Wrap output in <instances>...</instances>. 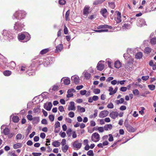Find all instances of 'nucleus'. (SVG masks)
Masks as SVG:
<instances>
[{
	"label": "nucleus",
	"instance_id": "obj_1",
	"mask_svg": "<svg viewBox=\"0 0 156 156\" xmlns=\"http://www.w3.org/2000/svg\"><path fill=\"white\" fill-rule=\"evenodd\" d=\"M26 14V13L24 10H18L14 14V16L16 19L20 20L24 18Z\"/></svg>",
	"mask_w": 156,
	"mask_h": 156
},
{
	"label": "nucleus",
	"instance_id": "obj_2",
	"mask_svg": "<svg viewBox=\"0 0 156 156\" xmlns=\"http://www.w3.org/2000/svg\"><path fill=\"white\" fill-rule=\"evenodd\" d=\"M24 25L21 23L18 22L16 23L14 27V29L15 30L18 31H20L22 30Z\"/></svg>",
	"mask_w": 156,
	"mask_h": 156
},
{
	"label": "nucleus",
	"instance_id": "obj_3",
	"mask_svg": "<svg viewBox=\"0 0 156 156\" xmlns=\"http://www.w3.org/2000/svg\"><path fill=\"white\" fill-rule=\"evenodd\" d=\"M100 135L97 133H93L91 136V140L92 141L96 142L100 140Z\"/></svg>",
	"mask_w": 156,
	"mask_h": 156
},
{
	"label": "nucleus",
	"instance_id": "obj_4",
	"mask_svg": "<svg viewBox=\"0 0 156 156\" xmlns=\"http://www.w3.org/2000/svg\"><path fill=\"white\" fill-rule=\"evenodd\" d=\"M2 34L4 36H5L6 37V38L9 40L13 38V37L11 35L9 31L4 30L3 31Z\"/></svg>",
	"mask_w": 156,
	"mask_h": 156
},
{
	"label": "nucleus",
	"instance_id": "obj_5",
	"mask_svg": "<svg viewBox=\"0 0 156 156\" xmlns=\"http://www.w3.org/2000/svg\"><path fill=\"white\" fill-rule=\"evenodd\" d=\"M146 25V22L142 18L139 19L137 20V25L140 27H142L143 26Z\"/></svg>",
	"mask_w": 156,
	"mask_h": 156
},
{
	"label": "nucleus",
	"instance_id": "obj_6",
	"mask_svg": "<svg viewBox=\"0 0 156 156\" xmlns=\"http://www.w3.org/2000/svg\"><path fill=\"white\" fill-rule=\"evenodd\" d=\"M109 114V112L107 110H103L101 111L99 114V117L100 118H103L107 116Z\"/></svg>",
	"mask_w": 156,
	"mask_h": 156
},
{
	"label": "nucleus",
	"instance_id": "obj_7",
	"mask_svg": "<svg viewBox=\"0 0 156 156\" xmlns=\"http://www.w3.org/2000/svg\"><path fill=\"white\" fill-rule=\"evenodd\" d=\"M5 127V126L2 125L1 127V129H3V133L5 135H7L9 134L10 132V130L8 128L6 127H5V128H4V127Z\"/></svg>",
	"mask_w": 156,
	"mask_h": 156
},
{
	"label": "nucleus",
	"instance_id": "obj_8",
	"mask_svg": "<svg viewBox=\"0 0 156 156\" xmlns=\"http://www.w3.org/2000/svg\"><path fill=\"white\" fill-rule=\"evenodd\" d=\"M52 106V103L51 102H49L48 105L46 103H45L44 107L47 110L49 111L51 110Z\"/></svg>",
	"mask_w": 156,
	"mask_h": 156
},
{
	"label": "nucleus",
	"instance_id": "obj_9",
	"mask_svg": "<svg viewBox=\"0 0 156 156\" xmlns=\"http://www.w3.org/2000/svg\"><path fill=\"white\" fill-rule=\"evenodd\" d=\"M75 91V89L73 88L68 90L67 92V94L66 95L67 97V98H69L73 97V94L72 93V92H74Z\"/></svg>",
	"mask_w": 156,
	"mask_h": 156
},
{
	"label": "nucleus",
	"instance_id": "obj_10",
	"mask_svg": "<svg viewBox=\"0 0 156 156\" xmlns=\"http://www.w3.org/2000/svg\"><path fill=\"white\" fill-rule=\"evenodd\" d=\"M102 61H99L97 66L98 70L101 71L104 68V65L102 64Z\"/></svg>",
	"mask_w": 156,
	"mask_h": 156
},
{
	"label": "nucleus",
	"instance_id": "obj_11",
	"mask_svg": "<svg viewBox=\"0 0 156 156\" xmlns=\"http://www.w3.org/2000/svg\"><path fill=\"white\" fill-rule=\"evenodd\" d=\"M73 146L79 149H80L82 146V144L78 142V141L76 140L73 142Z\"/></svg>",
	"mask_w": 156,
	"mask_h": 156
},
{
	"label": "nucleus",
	"instance_id": "obj_12",
	"mask_svg": "<svg viewBox=\"0 0 156 156\" xmlns=\"http://www.w3.org/2000/svg\"><path fill=\"white\" fill-rule=\"evenodd\" d=\"M119 115V114L116 112H112L109 114V116L110 117L113 119H115Z\"/></svg>",
	"mask_w": 156,
	"mask_h": 156
},
{
	"label": "nucleus",
	"instance_id": "obj_13",
	"mask_svg": "<svg viewBox=\"0 0 156 156\" xmlns=\"http://www.w3.org/2000/svg\"><path fill=\"white\" fill-rule=\"evenodd\" d=\"M69 111L70 110H76V107L75 106L74 102L73 101H71L70 103V105L68 108Z\"/></svg>",
	"mask_w": 156,
	"mask_h": 156
},
{
	"label": "nucleus",
	"instance_id": "obj_14",
	"mask_svg": "<svg viewBox=\"0 0 156 156\" xmlns=\"http://www.w3.org/2000/svg\"><path fill=\"white\" fill-rule=\"evenodd\" d=\"M72 81L75 84H77L79 82V79L78 77L76 76H73L71 77Z\"/></svg>",
	"mask_w": 156,
	"mask_h": 156
},
{
	"label": "nucleus",
	"instance_id": "obj_15",
	"mask_svg": "<svg viewBox=\"0 0 156 156\" xmlns=\"http://www.w3.org/2000/svg\"><path fill=\"white\" fill-rule=\"evenodd\" d=\"M133 63L130 62H127L126 65V68L128 70H131L133 68Z\"/></svg>",
	"mask_w": 156,
	"mask_h": 156
},
{
	"label": "nucleus",
	"instance_id": "obj_16",
	"mask_svg": "<svg viewBox=\"0 0 156 156\" xmlns=\"http://www.w3.org/2000/svg\"><path fill=\"white\" fill-rule=\"evenodd\" d=\"M126 128L127 131L130 132H134L136 130V129L130 125L126 127Z\"/></svg>",
	"mask_w": 156,
	"mask_h": 156
},
{
	"label": "nucleus",
	"instance_id": "obj_17",
	"mask_svg": "<svg viewBox=\"0 0 156 156\" xmlns=\"http://www.w3.org/2000/svg\"><path fill=\"white\" fill-rule=\"evenodd\" d=\"M26 36L25 32L24 33L19 34L18 35V39L20 40H23L25 38Z\"/></svg>",
	"mask_w": 156,
	"mask_h": 156
},
{
	"label": "nucleus",
	"instance_id": "obj_18",
	"mask_svg": "<svg viewBox=\"0 0 156 156\" xmlns=\"http://www.w3.org/2000/svg\"><path fill=\"white\" fill-rule=\"evenodd\" d=\"M56 51L57 52H60L63 49V46L62 44H60L56 47Z\"/></svg>",
	"mask_w": 156,
	"mask_h": 156
},
{
	"label": "nucleus",
	"instance_id": "obj_19",
	"mask_svg": "<svg viewBox=\"0 0 156 156\" xmlns=\"http://www.w3.org/2000/svg\"><path fill=\"white\" fill-rule=\"evenodd\" d=\"M22 146V144L20 143H18L15 144L13 145V148L14 149H17L21 147Z\"/></svg>",
	"mask_w": 156,
	"mask_h": 156
},
{
	"label": "nucleus",
	"instance_id": "obj_20",
	"mask_svg": "<svg viewBox=\"0 0 156 156\" xmlns=\"http://www.w3.org/2000/svg\"><path fill=\"white\" fill-rule=\"evenodd\" d=\"M121 66V62L119 61H116L114 63V66L115 68L119 69Z\"/></svg>",
	"mask_w": 156,
	"mask_h": 156
},
{
	"label": "nucleus",
	"instance_id": "obj_21",
	"mask_svg": "<svg viewBox=\"0 0 156 156\" xmlns=\"http://www.w3.org/2000/svg\"><path fill=\"white\" fill-rule=\"evenodd\" d=\"M40 121L39 118L38 117H34L32 120V122L33 124H37Z\"/></svg>",
	"mask_w": 156,
	"mask_h": 156
},
{
	"label": "nucleus",
	"instance_id": "obj_22",
	"mask_svg": "<svg viewBox=\"0 0 156 156\" xmlns=\"http://www.w3.org/2000/svg\"><path fill=\"white\" fill-rule=\"evenodd\" d=\"M112 127V124H109L105 125L104 126V129L105 130L107 131L108 129H111Z\"/></svg>",
	"mask_w": 156,
	"mask_h": 156
},
{
	"label": "nucleus",
	"instance_id": "obj_23",
	"mask_svg": "<svg viewBox=\"0 0 156 156\" xmlns=\"http://www.w3.org/2000/svg\"><path fill=\"white\" fill-rule=\"evenodd\" d=\"M143 56L142 53L141 52L137 53L135 55V58L137 59L141 58Z\"/></svg>",
	"mask_w": 156,
	"mask_h": 156
},
{
	"label": "nucleus",
	"instance_id": "obj_24",
	"mask_svg": "<svg viewBox=\"0 0 156 156\" xmlns=\"http://www.w3.org/2000/svg\"><path fill=\"white\" fill-rule=\"evenodd\" d=\"M84 75L85 78L87 80L89 79L91 77L90 74L87 71L84 72Z\"/></svg>",
	"mask_w": 156,
	"mask_h": 156
},
{
	"label": "nucleus",
	"instance_id": "obj_25",
	"mask_svg": "<svg viewBox=\"0 0 156 156\" xmlns=\"http://www.w3.org/2000/svg\"><path fill=\"white\" fill-rule=\"evenodd\" d=\"M69 147L67 145L62 146V151L64 153H66L69 149Z\"/></svg>",
	"mask_w": 156,
	"mask_h": 156
},
{
	"label": "nucleus",
	"instance_id": "obj_26",
	"mask_svg": "<svg viewBox=\"0 0 156 156\" xmlns=\"http://www.w3.org/2000/svg\"><path fill=\"white\" fill-rule=\"evenodd\" d=\"M64 83L65 85H68L69 84L70 82V79L67 78L64 80H63Z\"/></svg>",
	"mask_w": 156,
	"mask_h": 156
},
{
	"label": "nucleus",
	"instance_id": "obj_27",
	"mask_svg": "<svg viewBox=\"0 0 156 156\" xmlns=\"http://www.w3.org/2000/svg\"><path fill=\"white\" fill-rule=\"evenodd\" d=\"M52 145L55 147H57L60 146V143L58 141H55L53 142Z\"/></svg>",
	"mask_w": 156,
	"mask_h": 156
},
{
	"label": "nucleus",
	"instance_id": "obj_28",
	"mask_svg": "<svg viewBox=\"0 0 156 156\" xmlns=\"http://www.w3.org/2000/svg\"><path fill=\"white\" fill-rule=\"evenodd\" d=\"M12 120L14 122L17 123L19 120V118L17 116H14L12 118Z\"/></svg>",
	"mask_w": 156,
	"mask_h": 156
},
{
	"label": "nucleus",
	"instance_id": "obj_29",
	"mask_svg": "<svg viewBox=\"0 0 156 156\" xmlns=\"http://www.w3.org/2000/svg\"><path fill=\"white\" fill-rule=\"evenodd\" d=\"M107 10H101L100 11L101 13L105 18H106L108 15Z\"/></svg>",
	"mask_w": 156,
	"mask_h": 156
},
{
	"label": "nucleus",
	"instance_id": "obj_30",
	"mask_svg": "<svg viewBox=\"0 0 156 156\" xmlns=\"http://www.w3.org/2000/svg\"><path fill=\"white\" fill-rule=\"evenodd\" d=\"M78 111L82 113L85 111V109L84 108L81 107L80 106H77Z\"/></svg>",
	"mask_w": 156,
	"mask_h": 156
},
{
	"label": "nucleus",
	"instance_id": "obj_31",
	"mask_svg": "<svg viewBox=\"0 0 156 156\" xmlns=\"http://www.w3.org/2000/svg\"><path fill=\"white\" fill-rule=\"evenodd\" d=\"M12 72L9 70H6L3 72V73L5 76H8L11 74Z\"/></svg>",
	"mask_w": 156,
	"mask_h": 156
},
{
	"label": "nucleus",
	"instance_id": "obj_32",
	"mask_svg": "<svg viewBox=\"0 0 156 156\" xmlns=\"http://www.w3.org/2000/svg\"><path fill=\"white\" fill-rule=\"evenodd\" d=\"M151 51V49L148 47L144 49V53L147 54H148L150 53Z\"/></svg>",
	"mask_w": 156,
	"mask_h": 156
},
{
	"label": "nucleus",
	"instance_id": "obj_33",
	"mask_svg": "<svg viewBox=\"0 0 156 156\" xmlns=\"http://www.w3.org/2000/svg\"><path fill=\"white\" fill-rule=\"evenodd\" d=\"M124 100L123 98H121L119 100H117L115 101L116 103L118 105L119 104H122L124 101Z\"/></svg>",
	"mask_w": 156,
	"mask_h": 156
},
{
	"label": "nucleus",
	"instance_id": "obj_34",
	"mask_svg": "<svg viewBox=\"0 0 156 156\" xmlns=\"http://www.w3.org/2000/svg\"><path fill=\"white\" fill-rule=\"evenodd\" d=\"M105 0H96L94 2L93 4L94 5H97L102 3Z\"/></svg>",
	"mask_w": 156,
	"mask_h": 156
},
{
	"label": "nucleus",
	"instance_id": "obj_35",
	"mask_svg": "<svg viewBox=\"0 0 156 156\" xmlns=\"http://www.w3.org/2000/svg\"><path fill=\"white\" fill-rule=\"evenodd\" d=\"M150 42L152 44H156V37L152 38L151 39Z\"/></svg>",
	"mask_w": 156,
	"mask_h": 156
},
{
	"label": "nucleus",
	"instance_id": "obj_36",
	"mask_svg": "<svg viewBox=\"0 0 156 156\" xmlns=\"http://www.w3.org/2000/svg\"><path fill=\"white\" fill-rule=\"evenodd\" d=\"M48 51L49 50L48 48L44 49L41 51L40 53L41 55H44L48 52Z\"/></svg>",
	"mask_w": 156,
	"mask_h": 156
},
{
	"label": "nucleus",
	"instance_id": "obj_37",
	"mask_svg": "<svg viewBox=\"0 0 156 156\" xmlns=\"http://www.w3.org/2000/svg\"><path fill=\"white\" fill-rule=\"evenodd\" d=\"M108 5L112 9H114L115 7L114 2H108Z\"/></svg>",
	"mask_w": 156,
	"mask_h": 156
},
{
	"label": "nucleus",
	"instance_id": "obj_38",
	"mask_svg": "<svg viewBox=\"0 0 156 156\" xmlns=\"http://www.w3.org/2000/svg\"><path fill=\"white\" fill-rule=\"evenodd\" d=\"M122 27L124 29H129L130 28V25L128 24H125L122 26Z\"/></svg>",
	"mask_w": 156,
	"mask_h": 156
},
{
	"label": "nucleus",
	"instance_id": "obj_39",
	"mask_svg": "<svg viewBox=\"0 0 156 156\" xmlns=\"http://www.w3.org/2000/svg\"><path fill=\"white\" fill-rule=\"evenodd\" d=\"M9 65L11 68H14L16 66L15 63L13 61L9 63Z\"/></svg>",
	"mask_w": 156,
	"mask_h": 156
},
{
	"label": "nucleus",
	"instance_id": "obj_40",
	"mask_svg": "<svg viewBox=\"0 0 156 156\" xmlns=\"http://www.w3.org/2000/svg\"><path fill=\"white\" fill-rule=\"evenodd\" d=\"M133 93L135 96H138L139 94V92L137 89L133 90Z\"/></svg>",
	"mask_w": 156,
	"mask_h": 156
},
{
	"label": "nucleus",
	"instance_id": "obj_41",
	"mask_svg": "<svg viewBox=\"0 0 156 156\" xmlns=\"http://www.w3.org/2000/svg\"><path fill=\"white\" fill-rule=\"evenodd\" d=\"M148 87L149 88V89L151 90H154L155 87V85H148Z\"/></svg>",
	"mask_w": 156,
	"mask_h": 156
},
{
	"label": "nucleus",
	"instance_id": "obj_42",
	"mask_svg": "<svg viewBox=\"0 0 156 156\" xmlns=\"http://www.w3.org/2000/svg\"><path fill=\"white\" fill-rule=\"evenodd\" d=\"M109 28V26L107 25H101L99 27L98 29Z\"/></svg>",
	"mask_w": 156,
	"mask_h": 156
},
{
	"label": "nucleus",
	"instance_id": "obj_43",
	"mask_svg": "<svg viewBox=\"0 0 156 156\" xmlns=\"http://www.w3.org/2000/svg\"><path fill=\"white\" fill-rule=\"evenodd\" d=\"M87 154L89 156H94V154L92 150H90L87 153Z\"/></svg>",
	"mask_w": 156,
	"mask_h": 156
},
{
	"label": "nucleus",
	"instance_id": "obj_44",
	"mask_svg": "<svg viewBox=\"0 0 156 156\" xmlns=\"http://www.w3.org/2000/svg\"><path fill=\"white\" fill-rule=\"evenodd\" d=\"M100 90L98 88L94 89L93 90V92L95 94H99L100 93Z\"/></svg>",
	"mask_w": 156,
	"mask_h": 156
},
{
	"label": "nucleus",
	"instance_id": "obj_45",
	"mask_svg": "<svg viewBox=\"0 0 156 156\" xmlns=\"http://www.w3.org/2000/svg\"><path fill=\"white\" fill-rule=\"evenodd\" d=\"M113 89L112 87H109V89L108 90V91L110 92L109 93V94L110 95H112L113 94V93L112 92L113 91Z\"/></svg>",
	"mask_w": 156,
	"mask_h": 156
},
{
	"label": "nucleus",
	"instance_id": "obj_46",
	"mask_svg": "<svg viewBox=\"0 0 156 156\" xmlns=\"http://www.w3.org/2000/svg\"><path fill=\"white\" fill-rule=\"evenodd\" d=\"M25 35H26V36L25 38L27 39V40L26 41H27L29 40L30 38V35H29V34L27 32H25Z\"/></svg>",
	"mask_w": 156,
	"mask_h": 156
},
{
	"label": "nucleus",
	"instance_id": "obj_47",
	"mask_svg": "<svg viewBox=\"0 0 156 156\" xmlns=\"http://www.w3.org/2000/svg\"><path fill=\"white\" fill-rule=\"evenodd\" d=\"M49 120L51 122L53 121L55 119V117L53 115H50L49 116Z\"/></svg>",
	"mask_w": 156,
	"mask_h": 156
},
{
	"label": "nucleus",
	"instance_id": "obj_48",
	"mask_svg": "<svg viewBox=\"0 0 156 156\" xmlns=\"http://www.w3.org/2000/svg\"><path fill=\"white\" fill-rule=\"evenodd\" d=\"M69 10H67L66 12V15H65V17H66V20H69Z\"/></svg>",
	"mask_w": 156,
	"mask_h": 156
},
{
	"label": "nucleus",
	"instance_id": "obj_49",
	"mask_svg": "<svg viewBox=\"0 0 156 156\" xmlns=\"http://www.w3.org/2000/svg\"><path fill=\"white\" fill-rule=\"evenodd\" d=\"M58 87L56 85H54L52 88V90L53 91H56L58 90Z\"/></svg>",
	"mask_w": 156,
	"mask_h": 156
},
{
	"label": "nucleus",
	"instance_id": "obj_50",
	"mask_svg": "<svg viewBox=\"0 0 156 156\" xmlns=\"http://www.w3.org/2000/svg\"><path fill=\"white\" fill-rule=\"evenodd\" d=\"M60 126V123L58 121H57L55 124V129H56L58 128V127H59Z\"/></svg>",
	"mask_w": 156,
	"mask_h": 156
},
{
	"label": "nucleus",
	"instance_id": "obj_51",
	"mask_svg": "<svg viewBox=\"0 0 156 156\" xmlns=\"http://www.w3.org/2000/svg\"><path fill=\"white\" fill-rule=\"evenodd\" d=\"M66 1L65 0H59L58 2L59 4L61 5H63L66 4Z\"/></svg>",
	"mask_w": 156,
	"mask_h": 156
},
{
	"label": "nucleus",
	"instance_id": "obj_52",
	"mask_svg": "<svg viewBox=\"0 0 156 156\" xmlns=\"http://www.w3.org/2000/svg\"><path fill=\"white\" fill-rule=\"evenodd\" d=\"M68 115L71 118H73L74 116V113L73 112H70L68 114Z\"/></svg>",
	"mask_w": 156,
	"mask_h": 156
},
{
	"label": "nucleus",
	"instance_id": "obj_53",
	"mask_svg": "<svg viewBox=\"0 0 156 156\" xmlns=\"http://www.w3.org/2000/svg\"><path fill=\"white\" fill-rule=\"evenodd\" d=\"M127 90V87H122L120 89V90L122 92H125Z\"/></svg>",
	"mask_w": 156,
	"mask_h": 156
},
{
	"label": "nucleus",
	"instance_id": "obj_54",
	"mask_svg": "<svg viewBox=\"0 0 156 156\" xmlns=\"http://www.w3.org/2000/svg\"><path fill=\"white\" fill-rule=\"evenodd\" d=\"M149 78V76H142L141 77V79L142 80L144 81H146Z\"/></svg>",
	"mask_w": 156,
	"mask_h": 156
},
{
	"label": "nucleus",
	"instance_id": "obj_55",
	"mask_svg": "<svg viewBox=\"0 0 156 156\" xmlns=\"http://www.w3.org/2000/svg\"><path fill=\"white\" fill-rule=\"evenodd\" d=\"M33 111L35 113H38L40 112V109L38 107H37L34 109Z\"/></svg>",
	"mask_w": 156,
	"mask_h": 156
},
{
	"label": "nucleus",
	"instance_id": "obj_56",
	"mask_svg": "<svg viewBox=\"0 0 156 156\" xmlns=\"http://www.w3.org/2000/svg\"><path fill=\"white\" fill-rule=\"evenodd\" d=\"M22 135L20 133L17 134L16 136V139L17 140H20L22 138Z\"/></svg>",
	"mask_w": 156,
	"mask_h": 156
},
{
	"label": "nucleus",
	"instance_id": "obj_57",
	"mask_svg": "<svg viewBox=\"0 0 156 156\" xmlns=\"http://www.w3.org/2000/svg\"><path fill=\"white\" fill-rule=\"evenodd\" d=\"M107 107L109 108H114L113 104L112 103H110L108 104Z\"/></svg>",
	"mask_w": 156,
	"mask_h": 156
},
{
	"label": "nucleus",
	"instance_id": "obj_58",
	"mask_svg": "<svg viewBox=\"0 0 156 156\" xmlns=\"http://www.w3.org/2000/svg\"><path fill=\"white\" fill-rule=\"evenodd\" d=\"M27 119L30 121L32 120L33 118L32 116L31 115H28L27 116Z\"/></svg>",
	"mask_w": 156,
	"mask_h": 156
},
{
	"label": "nucleus",
	"instance_id": "obj_59",
	"mask_svg": "<svg viewBox=\"0 0 156 156\" xmlns=\"http://www.w3.org/2000/svg\"><path fill=\"white\" fill-rule=\"evenodd\" d=\"M64 28L63 30L64 33L65 34H67L68 33V30L67 28L66 27V26L65 25L64 26Z\"/></svg>",
	"mask_w": 156,
	"mask_h": 156
},
{
	"label": "nucleus",
	"instance_id": "obj_60",
	"mask_svg": "<svg viewBox=\"0 0 156 156\" xmlns=\"http://www.w3.org/2000/svg\"><path fill=\"white\" fill-rule=\"evenodd\" d=\"M31 127L30 126H29L28 127L27 129L26 130V132L27 133V135H28L29 134L30 130H31Z\"/></svg>",
	"mask_w": 156,
	"mask_h": 156
},
{
	"label": "nucleus",
	"instance_id": "obj_61",
	"mask_svg": "<svg viewBox=\"0 0 156 156\" xmlns=\"http://www.w3.org/2000/svg\"><path fill=\"white\" fill-rule=\"evenodd\" d=\"M41 123L42 124L46 125L48 124L47 120L45 119H43L41 121Z\"/></svg>",
	"mask_w": 156,
	"mask_h": 156
},
{
	"label": "nucleus",
	"instance_id": "obj_62",
	"mask_svg": "<svg viewBox=\"0 0 156 156\" xmlns=\"http://www.w3.org/2000/svg\"><path fill=\"white\" fill-rule=\"evenodd\" d=\"M66 144V140L65 139H63L62 140V141L61 143V144H62V146H65Z\"/></svg>",
	"mask_w": 156,
	"mask_h": 156
},
{
	"label": "nucleus",
	"instance_id": "obj_63",
	"mask_svg": "<svg viewBox=\"0 0 156 156\" xmlns=\"http://www.w3.org/2000/svg\"><path fill=\"white\" fill-rule=\"evenodd\" d=\"M108 135L109 136L108 140L110 142L113 141V138L112 135L111 134H109Z\"/></svg>",
	"mask_w": 156,
	"mask_h": 156
},
{
	"label": "nucleus",
	"instance_id": "obj_64",
	"mask_svg": "<svg viewBox=\"0 0 156 156\" xmlns=\"http://www.w3.org/2000/svg\"><path fill=\"white\" fill-rule=\"evenodd\" d=\"M32 154L34 156H39L41 155V153L33 152Z\"/></svg>",
	"mask_w": 156,
	"mask_h": 156
}]
</instances>
